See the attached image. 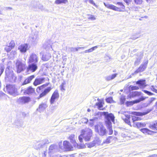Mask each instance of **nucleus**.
Returning <instances> with one entry per match:
<instances>
[{"label": "nucleus", "instance_id": "obj_1", "mask_svg": "<svg viewBox=\"0 0 157 157\" xmlns=\"http://www.w3.org/2000/svg\"><path fill=\"white\" fill-rule=\"evenodd\" d=\"M92 135V130L89 128H86L82 130L81 134L79 136L78 139L80 142H82L83 138L86 141H88L90 140Z\"/></svg>", "mask_w": 157, "mask_h": 157}, {"label": "nucleus", "instance_id": "obj_2", "mask_svg": "<svg viewBox=\"0 0 157 157\" xmlns=\"http://www.w3.org/2000/svg\"><path fill=\"white\" fill-rule=\"evenodd\" d=\"M94 129L95 131L98 132L100 136H103L106 134V129L101 123L95 125Z\"/></svg>", "mask_w": 157, "mask_h": 157}, {"label": "nucleus", "instance_id": "obj_3", "mask_svg": "<svg viewBox=\"0 0 157 157\" xmlns=\"http://www.w3.org/2000/svg\"><path fill=\"white\" fill-rule=\"evenodd\" d=\"M6 89L8 93L13 96H15L17 94V90L14 85H7Z\"/></svg>", "mask_w": 157, "mask_h": 157}, {"label": "nucleus", "instance_id": "obj_4", "mask_svg": "<svg viewBox=\"0 0 157 157\" xmlns=\"http://www.w3.org/2000/svg\"><path fill=\"white\" fill-rule=\"evenodd\" d=\"M104 113V115L106 120L105 121L106 125H109V123L112 124L111 121L114 123L115 117L112 113H108V112H105Z\"/></svg>", "mask_w": 157, "mask_h": 157}, {"label": "nucleus", "instance_id": "obj_5", "mask_svg": "<svg viewBox=\"0 0 157 157\" xmlns=\"http://www.w3.org/2000/svg\"><path fill=\"white\" fill-rule=\"evenodd\" d=\"M16 66L17 73H19L22 71L25 65V62H22L21 60H17L16 63Z\"/></svg>", "mask_w": 157, "mask_h": 157}, {"label": "nucleus", "instance_id": "obj_6", "mask_svg": "<svg viewBox=\"0 0 157 157\" xmlns=\"http://www.w3.org/2000/svg\"><path fill=\"white\" fill-rule=\"evenodd\" d=\"M39 60L38 56L34 53H31L28 59V63H36L38 62Z\"/></svg>", "mask_w": 157, "mask_h": 157}, {"label": "nucleus", "instance_id": "obj_7", "mask_svg": "<svg viewBox=\"0 0 157 157\" xmlns=\"http://www.w3.org/2000/svg\"><path fill=\"white\" fill-rule=\"evenodd\" d=\"M148 63V60L144 61L135 72L136 73H137L139 72H143L144 71L147 67Z\"/></svg>", "mask_w": 157, "mask_h": 157}, {"label": "nucleus", "instance_id": "obj_8", "mask_svg": "<svg viewBox=\"0 0 157 157\" xmlns=\"http://www.w3.org/2000/svg\"><path fill=\"white\" fill-rule=\"evenodd\" d=\"M59 97V94L57 90H56L53 93L50 100V102L51 104H54L55 100L58 99Z\"/></svg>", "mask_w": 157, "mask_h": 157}, {"label": "nucleus", "instance_id": "obj_9", "mask_svg": "<svg viewBox=\"0 0 157 157\" xmlns=\"http://www.w3.org/2000/svg\"><path fill=\"white\" fill-rule=\"evenodd\" d=\"M146 98L142 96L139 99H136L135 100L131 101H127L126 102V104L128 106L132 105L134 104L138 103L142 101H144Z\"/></svg>", "mask_w": 157, "mask_h": 157}, {"label": "nucleus", "instance_id": "obj_10", "mask_svg": "<svg viewBox=\"0 0 157 157\" xmlns=\"http://www.w3.org/2000/svg\"><path fill=\"white\" fill-rule=\"evenodd\" d=\"M29 64V65L27 69L28 71H30L33 72L37 69L38 67L37 63H33Z\"/></svg>", "mask_w": 157, "mask_h": 157}, {"label": "nucleus", "instance_id": "obj_11", "mask_svg": "<svg viewBox=\"0 0 157 157\" xmlns=\"http://www.w3.org/2000/svg\"><path fill=\"white\" fill-rule=\"evenodd\" d=\"M28 49V44H22L18 47V49L21 53H25Z\"/></svg>", "mask_w": 157, "mask_h": 157}, {"label": "nucleus", "instance_id": "obj_12", "mask_svg": "<svg viewBox=\"0 0 157 157\" xmlns=\"http://www.w3.org/2000/svg\"><path fill=\"white\" fill-rule=\"evenodd\" d=\"M30 100V98L29 97L23 96L20 97L18 99L17 101L19 103L24 104L28 103Z\"/></svg>", "mask_w": 157, "mask_h": 157}, {"label": "nucleus", "instance_id": "obj_13", "mask_svg": "<svg viewBox=\"0 0 157 157\" xmlns=\"http://www.w3.org/2000/svg\"><path fill=\"white\" fill-rule=\"evenodd\" d=\"M45 78H37L33 83V84L35 86H37L44 82Z\"/></svg>", "mask_w": 157, "mask_h": 157}, {"label": "nucleus", "instance_id": "obj_14", "mask_svg": "<svg viewBox=\"0 0 157 157\" xmlns=\"http://www.w3.org/2000/svg\"><path fill=\"white\" fill-rule=\"evenodd\" d=\"M58 147L57 145L55 144L51 145L49 148V154L51 155L56 152L58 150Z\"/></svg>", "mask_w": 157, "mask_h": 157}, {"label": "nucleus", "instance_id": "obj_15", "mask_svg": "<svg viewBox=\"0 0 157 157\" xmlns=\"http://www.w3.org/2000/svg\"><path fill=\"white\" fill-rule=\"evenodd\" d=\"M136 83L139 85L141 88H144L147 86V85H146V80L145 79H141L139 80L136 82Z\"/></svg>", "mask_w": 157, "mask_h": 157}, {"label": "nucleus", "instance_id": "obj_16", "mask_svg": "<svg viewBox=\"0 0 157 157\" xmlns=\"http://www.w3.org/2000/svg\"><path fill=\"white\" fill-rule=\"evenodd\" d=\"M52 89V88L50 87H48L47 88L45 89L43 91V92L40 94L38 98L39 99L45 96L48 92L50 91Z\"/></svg>", "mask_w": 157, "mask_h": 157}, {"label": "nucleus", "instance_id": "obj_17", "mask_svg": "<svg viewBox=\"0 0 157 157\" xmlns=\"http://www.w3.org/2000/svg\"><path fill=\"white\" fill-rule=\"evenodd\" d=\"M47 107L48 106L46 103H42L39 105V108L37 110L39 112H43Z\"/></svg>", "mask_w": 157, "mask_h": 157}, {"label": "nucleus", "instance_id": "obj_18", "mask_svg": "<svg viewBox=\"0 0 157 157\" xmlns=\"http://www.w3.org/2000/svg\"><path fill=\"white\" fill-rule=\"evenodd\" d=\"M35 77V76L34 75H32L26 78L23 83L22 85H24L28 83H30L31 81Z\"/></svg>", "mask_w": 157, "mask_h": 157}, {"label": "nucleus", "instance_id": "obj_19", "mask_svg": "<svg viewBox=\"0 0 157 157\" xmlns=\"http://www.w3.org/2000/svg\"><path fill=\"white\" fill-rule=\"evenodd\" d=\"M105 6L107 8L113 9L115 11L121 12L122 11L121 9L113 5L108 4L106 5L105 3H104Z\"/></svg>", "mask_w": 157, "mask_h": 157}, {"label": "nucleus", "instance_id": "obj_20", "mask_svg": "<svg viewBox=\"0 0 157 157\" xmlns=\"http://www.w3.org/2000/svg\"><path fill=\"white\" fill-rule=\"evenodd\" d=\"M141 94V92L135 91L130 93L129 95L130 98H134L140 96Z\"/></svg>", "mask_w": 157, "mask_h": 157}, {"label": "nucleus", "instance_id": "obj_21", "mask_svg": "<svg viewBox=\"0 0 157 157\" xmlns=\"http://www.w3.org/2000/svg\"><path fill=\"white\" fill-rule=\"evenodd\" d=\"M63 145L64 148L67 150H70L72 148L69 142L67 141H63Z\"/></svg>", "mask_w": 157, "mask_h": 157}, {"label": "nucleus", "instance_id": "obj_22", "mask_svg": "<svg viewBox=\"0 0 157 157\" xmlns=\"http://www.w3.org/2000/svg\"><path fill=\"white\" fill-rule=\"evenodd\" d=\"M51 57V54L50 53L47 52L43 55L42 59L44 61H47L49 60Z\"/></svg>", "mask_w": 157, "mask_h": 157}, {"label": "nucleus", "instance_id": "obj_23", "mask_svg": "<svg viewBox=\"0 0 157 157\" xmlns=\"http://www.w3.org/2000/svg\"><path fill=\"white\" fill-rule=\"evenodd\" d=\"M34 89L31 86L28 87L26 90H25L24 93L25 94H30L34 92Z\"/></svg>", "mask_w": 157, "mask_h": 157}, {"label": "nucleus", "instance_id": "obj_24", "mask_svg": "<svg viewBox=\"0 0 157 157\" xmlns=\"http://www.w3.org/2000/svg\"><path fill=\"white\" fill-rule=\"evenodd\" d=\"M125 118L123 117V116H122V118L123 119L126 123H127L128 124L131 126V122L130 121V116L129 115H125Z\"/></svg>", "mask_w": 157, "mask_h": 157}, {"label": "nucleus", "instance_id": "obj_25", "mask_svg": "<svg viewBox=\"0 0 157 157\" xmlns=\"http://www.w3.org/2000/svg\"><path fill=\"white\" fill-rule=\"evenodd\" d=\"M140 131L144 134L149 135H151L153 132H154L150 130L147 128L141 129Z\"/></svg>", "mask_w": 157, "mask_h": 157}, {"label": "nucleus", "instance_id": "obj_26", "mask_svg": "<svg viewBox=\"0 0 157 157\" xmlns=\"http://www.w3.org/2000/svg\"><path fill=\"white\" fill-rule=\"evenodd\" d=\"M149 112L143 113L138 112H132L131 114H132L138 116H142L147 114Z\"/></svg>", "mask_w": 157, "mask_h": 157}, {"label": "nucleus", "instance_id": "obj_27", "mask_svg": "<svg viewBox=\"0 0 157 157\" xmlns=\"http://www.w3.org/2000/svg\"><path fill=\"white\" fill-rule=\"evenodd\" d=\"M134 127H137L138 128H140L145 127L146 125V124L145 123L136 122V124L134 125Z\"/></svg>", "mask_w": 157, "mask_h": 157}, {"label": "nucleus", "instance_id": "obj_28", "mask_svg": "<svg viewBox=\"0 0 157 157\" xmlns=\"http://www.w3.org/2000/svg\"><path fill=\"white\" fill-rule=\"evenodd\" d=\"M49 83H46L45 84H43L40 86L38 87L36 89V91L38 93H40V90L43 89L44 88L47 86Z\"/></svg>", "mask_w": 157, "mask_h": 157}, {"label": "nucleus", "instance_id": "obj_29", "mask_svg": "<svg viewBox=\"0 0 157 157\" xmlns=\"http://www.w3.org/2000/svg\"><path fill=\"white\" fill-rule=\"evenodd\" d=\"M117 74H114L111 75L106 76L105 77V79L107 81H110L114 78L117 75Z\"/></svg>", "mask_w": 157, "mask_h": 157}, {"label": "nucleus", "instance_id": "obj_30", "mask_svg": "<svg viewBox=\"0 0 157 157\" xmlns=\"http://www.w3.org/2000/svg\"><path fill=\"white\" fill-rule=\"evenodd\" d=\"M69 139H70L71 142L72 144H75L76 143L75 136L74 134H71L69 136Z\"/></svg>", "mask_w": 157, "mask_h": 157}, {"label": "nucleus", "instance_id": "obj_31", "mask_svg": "<svg viewBox=\"0 0 157 157\" xmlns=\"http://www.w3.org/2000/svg\"><path fill=\"white\" fill-rule=\"evenodd\" d=\"M149 128L151 129L154 130H157V121H155V122L152 124H151L149 126Z\"/></svg>", "mask_w": 157, "mask_h": 157}, {"label": "nucleus", "instance_id": "obj_32", "mask_svg": "<svg viewBox=\"0 0 157 157\" xmlns=\"http://www.w3.org/2000/svg\"><path fill=\"white\" fill-rule=\"evenodd\" d=\"M99 46H96L94 47H93L88 50H86L84 52L85 53H89L93 51L95 48H97L98 46H99Z\"/></svg>", "mask_w": 157, "mask_h": 157}, {"label": "nucleus", "instance_id": "obj_33", "mask_svg": "<svg viewBox=\"0 0 157 157\" xmlns=\"http://www.w3.org/2000/svg\"><path fill=\"white\" fill-rule=\"evenodd\" d=\"M39 35L38 33H37L36 34H34V35L32 37V41L33 42H35L38 40L39 39Z\"/></svg>", "mask_w": 157, "mask_h": 157}, {"label": "nucleus", "instance_id": "obj_34", "mask_svg": "<svg viewBox=\"0 0 157 157\" xmlns=\"http://www.w3.org/2000/svg\"><path fill=\"white\" fill-rule=\"evenodd\" d=\"M87 18L90 20L92 21H94L96 19V18L93 15L90 14H87L86 15Z\"/></svg>", "mask_w": 157, "mask_h": 157}, {"label": "nucleus", "instance_id": "obj_35", "mask_svg": "<svg viewBox=\"0 0 157 157\" xmlns=\"http://www.w3.org/2000/svg\"><path fill=\"white\" fill-rule=\"evenodd\" d=\"M114 138H115L114 137H113L112 136H109L106 139V140H105V141L104 142V143H106V144H109L112 141V140Z\"/></svg>", "mask_w": 157, "mask_h": 157}, {"label": "nucleus", "instance_id": "obj_36", "mask_svg": "<svg viewBox=\"0 0 157 157\" xmlns=\"http://www.w3.org/2000/svg\"><path fill=\"white\" fill-rule=\"evenodd\" d=\"M42 146L43 144H42L41 142L39 143H37L34 146V147L35 149L38 150L42 147Z\"/></svg>", "mask_w": 157, "mask_h": 157}, {"label": "nucleus", "instance_id": "obj_37", "mask_svg": "<svg viewBox=\"0 0 157 157\" xmlns=\"http://www.w3.org/2000/svg\"><path fill=\"white\" fill-rule=\"evenodd\" d=\"M67 2V0H56L55 3L56 4H59L62 3H66Z\"/></svg>", "mask_w": 157, "mask_h": 157}, {"label": "nucleus", "instance_id": "obj_38", "mask_svg": "<svg viewBox=\"0 0 157 157\" xmlns=\"http://www.w3.org/2000/svg\"><path fill=\"white\" fill-rule=\"evenodd\" d=\"M8 96L1 91H0V97L2 99H7Z\"/></svg>", "mask_w": 157, "mask_h": 157}, {"label": "nucleus", "instance_id": "obj_39", "mask_svg": "<svg viewBox=\"0 0 157 157\" xmlns=\"http://www.w3.org/2000/svg\"><path fill=\"white\" fill-rule=\"evenodd\" d=\"M106 127L108 129H109V134L111 135L112 134L113 132V131L112 129V124H111L110 123H109V125H106Z\"/></svg>", "mask_w": 157, "mask_h": 157}, {"label": "nucleus", "instance_id": "obj_40", "mask_svg": "<svg viewBox=\"0 0 157 157\" xmlns=\"http://www.w3.org/2000/svg\"><path fill=\"white\" fill-rule=\"evenodd\" d=\"M93 141L94 143L95 146L100 145L101 144V140L98 138H96Z\"/></svg>", "mask_w": 157, "mask_h": 157}, {"label": "nucleus", "instance_id": "obj_41", "mask_svg": "<svg viewBox=\"0 0 157 157\" xmlns=\"http://www.w3.org/2000/svg\"><path fill=\"white\" fill-rule=\"evenodd\" d=\"M142 56L138 57L136 58V60L134 64L135 65H138L140 63Z\"/></svg>", "mask_w": 157, "mask_h": 157}, {"label": "nucleus", "instance_id": "obj_42", "mask_svg": "<svg viewBox=\"0 0 157 157\" xmlns=\"http://www.w3.org/2000/svg\"><path fill=\"white\" fill-rule=\"evenodd\" d=\"M17 53L16 51L12 50L10 53L11 58H14L17 55Z\"/></svg>", "mask_w": 157, "mask_h": 157}, {"label": "nucleus", "instance_id": "obj_43", "mask_svg": "<svg viewBox=\"0 0 157 157\" xmlns=\"http://www.w3.org/2000/svg\"><path fill=\"white\" fill-rule=\"evenodd\" d=\"M96 105L98 106V109H100L103 106L101 101H99V102L96 103Z\"/></svg>", "mask_w": 157, "mask_h": 157}, {"label": "nucleus", "instance_id": "obj_44", "mask_svg": "<svg viewBox=\"0 0 157 157\" xmlns=\"http://www.w3.org/2000/svg\"><path fill=\"white\" fill-rule=\"evenodd\" d=\"M87 147L89 148H91L95 146L93 141L92 142L87 144Z\"/></svg>", "mask_w": 157, "mask_h": 157}, {"label": "nucleus", "instance_id": "obj_45", "mask_svg": "<svg viewBox=\"0 0 157 157\" xmlns=\"http://www.w3.org/2000/svg\"><path fill=\"white\" fill-rule=\"evenodd\" d=\"M15 45V43L14 41L12 40L10 41V43L8 45L12 48H14Z\"/></svg>", "mask_w": 157, "mask_h": 157}, {"label": "nucleus", "instance_id": "obj_46", "mask_svg": "<svg viewBox=\"0 0 157 157\" xmlns=\"http://www.w3.org/2000/svg\"><path fill=\"white\" fill-rule=\"evenodd\" d=\"M140 8L141 7L139 6H133L132 7V10L135 11H139Z\"/></svg>", "mask_w": 157, "mask_h": 157}, {"label": "nucleus", "instance_id": "obj_47", "mask_svg": "<svg viewBox=\"0 0 157 157\" xmlns=\"http://www.w3.org/2000/svg\"><path fill=\"white\" fill-rule=\"evenodd\" d=\"M85 2H88L92 4L94 6H96V5L95 3L94 2L93 0H84Z\"/></svg>", "mask_w": 157, "mask_h": 157}, {"label": "nucleus", "instance_id": "obj_48", "mask_svg": "<svg viewBox=\"0 0 157 157\" xmlns=\"http://www.w3.org/2000/svg\"><path fill=\"white\" fill-rule=\"evenodd\" d=\"M13 48L8 45H7L5 48V50L7 52H10Z\"/></svg>", "mask_w": 157, "mask_h": 157}, {"label": "nucleus", "instance_id": "obj_49", "mask_svg": "<svg viewBox=\"0 0 157 157\" xmlns=\"http://www.w3.org/2000/svg\"><path fill=\"white\" fill-rule=\"evenodd\" d=\"M129 87L132 90H137L139 89V87L136 86H132L131 85Z\"/></svg>", "mask_w": 157, "mask_h": 157}, {"label": "nucleus", "instance_id": "obj_50", "mask_svg": "<svg viewBox=\"0 0 157 157\" xmlns=\"http://www.w3.org/2000/svg\"><path fill=\"white\" fill-rule=\"evenodd\" d=\"M135 3L137 5H140L142 3V0H134Z\"/></svg>", "mask_w": 157, "mask_h": 157}, {"label": "nucleus", "instance_id": "obj_51", "mask_svg": "<svg viewBox=\"0 0 157 157\" xmlns=\"http://www.w3.org/2000/svg\"><path fill=\"white\" fill-rule=\"evenodd\" d=\"M125 100V98L124 96H121L120 98L121 104H123Z\"/></svg>", "mask_w": 157, "mask_h": 157}, {"label": "nucleus", "instance_id": "obj_52", "mask_svg": "<svg viewBox=\"0 0 157 157\" xmlns=\"http://www.w3.org/2000/svg\"><path fill=\"white\" fill-rule=\"evenodd\" d=\"M64 82L62 83V84L60 86V90L62 91H63L65 90L64 87Z\"/></svg>", "mask_w": 157, "mask_h": 157}, {"label": "nucleus", "instance_id": "obj_53", "mask_svg": "<svg viewBox=\"0 0 157 157\" xmlns=\"http://www.w3.org/2000/svg\"><path fill=\"white\" fill-rule=\"evenodd\" d=\"M117 3L118 5L120 6H121V9H124L125 7H124V6L123 4L122 3L120 2H117Z\"/></svg>", "mask_w": 157, "mask_h": 157}, {"label": "nucleus", "instance_id": "obj_54", "mask_svg": "<svg viewBox=\"0 0 157 157\" xmlns=\"http://www.w3.org/2000/svg\"><path fill=\"white\" fill-rule=\"evenodd\" d=\"M143 91L145 93L149 95H151L153 94L151 92L149 91L146 90H143Z\"/></svg>", "mask_w": 157, "mask_h": 157}, {"label": "nucleus", "instance_id": "obj_55", "mask_svg": "<svg viewBox=\"0 0 157 157\" xmlns=\"http://www.w3.org/2000/svg\"><path fill=\"white\" fill-rule=\"evenodd\" d=\"M132 120L134 123V125H135L136 124L135 122L136 121V117L135 116H132Z\"/></svg>", "mask_w": 157, "mask_h": 157}, {"label": "nucleus", "instance_id": "obj_56", "mask_svg": "<svg viewBox=\"0 0 157 157\" xmlns=\"http://www.w3.org/2000/svg\"><path fill=\"white\" fill-rule=\"evenodd\" d=\"M139 36H138L137 35H135V36H133L131 37V39L133 40H135L136 39H137V38H139Z\"/></svg>", "mask_w": 157, "mask_h": 157}, {"label": "nucleus", "instance_id": "obj_57", "mask_svg": "<svg viewBox=\"0 0 157 157\" xmlns=\"http://www.w3.org/2000/svg\"><path fill=\"white\" fill-rule=\"evenodd\" d=\"M151 90L156 93H157V90L153 86H151Z\"/></svg>", "mask_w": 157, "mask_h": 157}, {"label": "nucleus", "instance_id": "obj_58", "mask_svg": "<svg viewBox=\"0 0 157 157\" xmlns=\"http://www.w3.org/2000/svg\"><path fill=\"white\" fill-rule=\"evenodd\" d=\"M78 50L77 48H71V52L77 51Z\"/></svg>", "mask_w": 157, "mask_h": 157}, {"label": "nucleus", "instance_id": "obj_59", "mask_svg": "<svg viewBox=\"0 0 157 157\" xmlns=\"http://www.w3.org/2000/svg\"><path fill=\"white\" fill-rule=\"evenodd\" d=\"M94 120V119H90V122L89 123L91 127H92L93 126L94 124H93V121Z\"/></svg>", "mask_w": 157, "mask_h": 157}, {"label": "nucleus", "instance_id": "obj_60", "mask_svg": "<svg viewBox=\"0 0 157 157\" xmlns=\"http://www.w3.org/2000/svg\"><path fill=\"white\" fill-rule=\"evenodd\" d=\"M112 98L111 97L107 98L106 99V101L107 102L110 103L111 101Z\"/></svg>", "mask_w": 157, "mask_h": 157}, {"label": "nucleus", "instance_id": "obj_61", "mask_svg": "<svg viewBox=\"0 0 157 157\" xmlns=\"http://www.w3.org/2000/svg\"><path fill=\"white\" fill-rule=\"evenodd\" d=\"M83 121L84 123H86L88 122V120L86 118H84L83 119Z\"/></svg>", "mask_w": 157, "mask_h": 157}, {"label": "nucleus", "instance_id": "obj_62", "mask_svg": "<svg viewBox=\"0 0 157 157\" xmlns=\"http://www.w3.org/2000/svg\"><path fill=\"white\" fill-rule=\"evenodd\" d=\"M38 7L39 8V9H40V10H43V7L41 5H39V6H38Z\"/></svg>", "mask_w": 157, "mask_h": 157}, {"label": "nucleus", "instance_id": "obj_63", "mask_svg": "<svg viewBox=\"0 0 157 157\" xmlns=\"http://www.w3.org/2000/svg\"><path fill=\"white\" fill-rule=\"evenodd\" d=\"M63 60L65 61H66L67 60V58L66 56H64L63 57Z\"/></svg>", "mask_w": 157, "mask_h": 157}, {"label": "nucleus", "instance_id": "obj_64", "mask_svg": "<svg viewBox=\"0 0 157 157\" xmlns=\"http://www.w3.org/2000/svg\"><path fill=\"white\" fill-rule=\"evenodd\" d=\"M148 157H157V155L156 154L153 155L149 156Z\"/></svg>", "mask_w": 157, "mask_h": 157}]
</instances>
